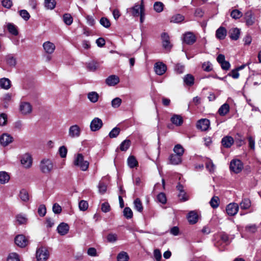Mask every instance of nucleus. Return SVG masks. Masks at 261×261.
Masks as SVG:
<instances>
[{
	"label": "nucleus",
	"mask_w": 261,
	"mask_h": 261,
	"mask_svg": "<svg viewBox=\"0 0 261 261\" xmlns=\"http://www.w3.org/2000/svg\"><path fill=\"white\" fill-rule=\"evenodd\" d=\"M73 164L74 166L83 171H87L89 166V162L84 160V157L82 153H77L74 155Z\"/></svg>",
	"instance_id": "nucleus-1"
},
{
	"label": "nucleus",
	"mask_w": 261,
	"mask_h": 261,
	"mask_svg": "<svg viewBox=\"0 0 261 261\" xmlns=\"http://www.w3.org/2000/svg\"><path fill=\"white\" fill-rule=\"evenodd\" d=\"M54 165L51 160L48 159H43L40 161L39 168L44 174L50 173L54 169Z\"/></svg>",
	"instance_id": "nucleus-2"
},
{
	"label": "nucleus",
	"mask_w": 261,
	"mask_h": 261,
	"mask_svg": "<svg viewBox=\"0 0 261 261\" xmlns=\"http://www.w3.org/2000/svg\"><path fill=\"white\" fill-rule=\"evenodd\" d=\"M142 9L143 11H145V6L143 0L141 1L140 4L136 3L133 7L127 8L126 9V12L130 13V15L134 17H138L142 12Z\"/></svg>",
	"instance_id": "nucleus-3"
},
{
	"label": "nucleus",
	"mask_w": 261,
	"mask_h": 261,
	"mask_svg": "<svg viewBox=\"0 0 261 261\" xmlns=\"http://www.w3.org/2000/svg\"><path fill=\"white\" fill-rule=\"evenodd\" d=\"M229 168L234 173H239L242 170L243 164L240 160L233 159L230 163Z\"/></svg>",
	"instance_id": "nucleus-4"
},
{
	"label": "nucleus",
	"mask_w": 261,
	"mask_h": 261,
	"mask_svg": "<svg viewBox=\"0 0 261 261\" xmlns=\"http://www.w3.org/2000/svg\"><path fill=\"white\" fill-rule=\"evenodd\" d=\"M49 257V252L44 247L39 248L36 251V258L38 261H45Z\"/></svg>",
	"instance_id": "nucleus-5"
},
{
	"label": "nucleus",
	"mask_w": 261,
	"mask_h": 261,
	"mask_svg": "<svg viewBox=\"0 0 261 261\" xmlns=\"http://www.w3.org/2000/svg\"><path fill=\"white\" fill-rule=\"evenodd\" d=\"M103 125L102 120L97 117L94 118L90 123V129L92 132H96L100 129Z\"/></svg>",
	"instance_id": "nucleus-6"
},
{
	"label": "nucleus",
	"mask_w": 261,
	"mask_h": 261,
	"mask_svg": "<svg viewBox=\"0 0 261 261\" xmlns=\"http://www.w3.org/2000/svg\"><path fill=\"white\" fill-rule=\"evenodd\" d=\"M239 208V206L237 203H230L227 205L226 211L228 215L233 216L237 214Z\"/></svg>",
	"instance_id": "nucleus-7"
},
{
	"label": "nucleus",
	"mask_w": 261,
	"mask_h": 261,
	"mask_svg": "<svg viewBox=\"0 0 261 261\" xmlns=\"http://www.w3.org/2000/svg\"><path fill=\"white\" fill-rule=\"evenodd\" d=\"M21 163L25 168H29L32 165V158L30 154L25 153L23 155L21 159Z\"/></svg>",
	"instance_id": "nucleus-8"
},
{
	"label": "nucleus",
	"mask_w": 261,
	"mask_h": 261,
	"mask_svg": "<svg viewBox=\"0 0 261 261\" xmlns=\"http://www.w3.org/2000/svg\"><path fill=\"white\" fill-rule=\"evenodd\" d=\"M15 243L19 247L23 248L28 244V239L22 234H19L15 238Z\"/></svg>",
	"instance_id": "nucleus-9"
},
{
	"label": "nucleus",
	"mask_w": 261,
	"mask_h": 261,
	"mask_svg": "<svg viewBox=\"0 0 261 261\" xmlns=\"http://www.w3.org/2000/svg\"><path fill=\"white\" fill-rule=\"evenodd\" d=\"M80 134L81 129L77 125H73L69 127L68 135L71 138H77Z\"/></svg>",
	"instance_id": "nucleus-10"
},
{
	"label": "nucleus",
	"mask_w": 261,
	"mask_h": 261,
	"mask_svg": "<svg viewBox=\"0 0 261 261\" xmlns=\"http://www.w3.org/2000/svg\"><path fill=\"white\" fill-rule=\"evenodd\" d=\"M154 68L155 73L159 75H163L167 70L166 65L162 62L156 63Z\"/></svg>",
	"instance_id": "nucleus-11"
},
{
	"label": "nucleus",
	"mask_w": 261,
	"mask_h": 261,
	"mask_svg": "<svg viewBox=\"0 0 261 261\" xmlns=\"http://www.w3.org/2000/svg\"><path fill=\"white\" fill-rule=\"evenodd\" d=\"M161 38L162 40L163 47L166 49L170 50L172 45L170 42L169 35L166 33H163L161 35Z\"/></svg>",
	"instance_id": "nucleus-12"
},
{
	"label": "nucleus",
	"mask_w": 261,
	"mask_h": 261,
	"mask_svg": "<svg viewBox=\"0 0 261 261\" xmlns=\"http://www.w3.org/2000/svg\"><path fill=\"white\" fill-rule=\"evenodd\" d=\"M210 122L207 119H202L199 120L197 123V127L202 131L208 129L210 127Z\"/></svg>",
	"instance_id": "nucleus-13"
},
{
	"label": "nucleus",
	"mask_w": 261,
	"mask_h": 261,
	"mask_svg": "<svg viewBox=\"0 0 261 261\" xmlns=\"http://www.w3.org/2000/svg\"><path fill=\"white\" fill-rule=\"evenodd\" d=\"M20 111L24 115L30 114L32 111V106L29 102H22L20 105Z\"/></svg>",
	"instance_id": "nucleus-14"
},
{
	"label": "nucleus",
	"mask_w": 261,
	"mask_h": 261,
	"mask_svg": "<svg viewBox=\"0 0 261 261\" xmlns=\"http://www.w3.org/2000/svg\"><path fill=\"white\" fill-rule=\"evenodd\" d=\"M13 140V137L8 134H4L0 137V143L4 146L8 145Z\"/></svg>",
	"instance_id": "nucleus-15"
},
{
	"label": "nucleus",
	"mask_w": 261,
	"mask_h": 261,
	"mask_svg": "<svg viewBox=\"0 0 261 261\" xmlns=\"http://www.w3.org/2000/svg\"><path fill=\"white\" fill-rule=\"evenodd\" d=\"M120 80L118 76L111 75L106 79V83L109 86H114L119 83Z\"/></svg>",
	"instance_id": "nucleus-16"
},
{
	"label": "nucleus",
	"mask_w": 261,
	"mask_h": 261,
	"mask_svg": "<svg viewBox=\"0 0 261 261\" xmlns=\"http://www.w3.org/2000/svg\"><path fill=\"white\" fill-rule=\"evenodd\" d=\"M244 17L246 20V24L248 26L252 25L254 23L255 17L252 11H247L245 13Z\"/></svg>",
	"instance_id": "nucleus-17"
},
{
	"label": "nucleus",
	"mask_w": 261,
	"mask_h": 261,
	"mask_svg": "<svg viewBox=\"0 0 261 261\" xmlns=\"http://www.w3.org/2000/svg\"><path fill=\"white\" fill-rule=\"evenodd\" d=\"M233 143V138L229 136L224 137L221 140L222 145L225 148H230Z\"/></svg>",
	"instance_id": "nucleus-18"
},
{
	"label": "nucleus",
	"mask_w": 261,
	"mask_h": 261,
	"mask_svg": "<svg viewBox=\"0 0 261 261\" xmlns=\"http://www.w3.org/2000/svg\"><path fill=\"white\" fill-rule=\"evenodd\" d=\"M43 47L45 51L48 54L53 53L56 48L55 44L50 41L45 42L43 44Z\"/></svg>",
	"instance_id": "nucleus-19"
},
{
	"label": "nucleus",
	"mask_w": 261,
	"mask_h": 261,
	"mask_svg": "<svg viewBox=\"0 0 261 261\" xmlns=\"http://www.w3.org/2000/svg\"><path fill=\"white\" fill-rule=\"evenodd\" d=\"M227 35V30L223 27H219L216 31V37L219 40H223Z\"/></svg>",
	"instance_id": "nucleus-20"
},
{
	"label": "nucleus",
	"mask_w": 261,
	"mask_h": 261,
	"mask_svg": "<svg viewBox=\"0 0 261 261\" xmlns=\"http://www.w3.org/2000/svg\"><path fill=\"white\" fill-rule=\"evenodd\" d=\"M69 227L67 223H61L57 227L58 232L61 236L67 234L69 231Z\"/></svg>",
	"instance_id": "nucleus-21"
},
{
	"label": "nucleus",
	"mask_w": 261,
	"mask_h": 261,
	"mask_svg": "<svg viewBox=\"0 0 261 261\" xmlns=\"http://www.w3.org/2000/svg\"><path fill=\"white\" fill-rule=\"evenodd\" d=\"M184 41L187 44H192L196 41V37L193 33L188 32L184 35Z\"/></svg>",
	"instance_id": "nucleus-22"
},
{
	"label": "nucleus",
	"mask_w": 261,
	"mask_h": 261,
	"mask_svg": "<svg viewBox=\"0 0 261 261\" xmlns=\"http://www.w3.org/2000/svg\"><path fill=\"white\" fill-rule=\"evenodd\" d=\"M229 37L233 40H237L240 35V30L237 28H232L229 31Z\"/></svg>",
	"instance_id": "nucleus-23"
},
{
	"label": "nucleus",
	"mask_w": 261,
	"mask_h": 261,
	"mask_svg": "<svg viewBox=\"0 0 261 261\" xmlns=\"http://www.w3.org/2000/svg\"><path fill=\"white\" fill-rule=\"evenodd\" d=\"M187 219L190 224H194L198 221V216L196 212L191 211L187 215Z\"/></svg>",
	"instance_id": "nucleus-24"
},
{
	"label": "nucleus",
	"mask_w": 261,
	"mask_h": 261,
	"mask_svg": "<svg viewBox=\"0 0 261 261\" xmlns=\"http://www.w3.org/2000/svg\"><path fill=\"white\" fill-rule=\"evenodd\" d=\"M170 120L173 124L176 126H180L183 123L182 117L179 115H173L171 118Z\"/></svg>",
	"instance_id": "nucleus-25"
},
{
	"label": "nucleus",
	"mask_w": 261,
	"mask_h": 261,
	"mask_svg": "<svg viewBox=\"0 0 261 261\" xmlns=\"http://www.w3.org/2000/svg\"><path fill=\"white\" fill-rule=\"evenodd\" d=\"M170 163L172 165H178L181 163V157L174 154H172L169 158Z\"/></svg>",
	"instance_id": "nucleus-26"
},
{
	"label": "nucleus",
	"mask_w": 261,
	"mask_h": 261,
	"mask_svg": "<svg viewBox=\"0 0 261 261\" xmlns=\"http://www.w3.org/2000/svg\"><path fill=\"white\" fill-rule=\"evenodd\" d=\"M229 105L227 103H225L220 107L218 112L220 116H224L229 112Z\"/></svg>",
	"instance_id": "nucleus-27"
},
{
	"label": "nucleus",
	"mask_w": 261,
	"mask_h": 261,
	"mask_svg": "<svg viewBox=\"0 0 261 261\" xmlns=\"http://www.w3.org/2000/svg\"><path fill=\"white\" fill-rule=\"evenodd\" d=\"M7 28L9 32L13 35L17 36L18 32L17 27L13 23L8 22L6 24Z\"/></svg>",
	"instance_id": "nucleus-28"
},
{
	"label": "nucleus",
	"mask_w": 261,
	"mask_h": 261,
	"mask_svg": "<svg viewBox=\"0 0 261 261\" xmlns=\"http://www.w3.org/2000/svg\"><path fill=\"white\" fill-rule=\"evenodd\" d=\"M0 87L4 89L8 90L11 87V81L7 78L0 79Z\"/></svg>",
	"instance_id": "nucleus-29"
},
{
	"label": "nucleus",
	"mask_w": 261,
	"mask_h": 261,
	"mask_svg": "<svg viewBox=\"0 0 261 261\" xmlns=\"http://www.w3.org/2000/svg\"><path fill=\"white\" fill-rule=\"evenodd\" d=\"M194 77L191 74H186L183 78L185 84L189 86L194 85Z\"/></svg>",
	"instance_id": "nucleus-30"
},
{
	"label": "nucleus",
	"mask_w": 261,
	"mask_h": 261,
	"mask_svg": "<svg viewBox=\"0 0 261 261\" xmlns=\"http://www.w3.org/2000/svg\"><path fill=\"white\" fill-rule=\"evenodd\" d=\"M9 174L6 171H0V184H5L10 180Z\"/></svg>",
	"instance_id": "nucleus-31"
},
{
	"label": "nucleus",
	"mask_w": 261,
	"mask_h": 261,
	"mask_svg": "<svg viewBox=\"0 0 261 261\" xmlns=\"http://www.w3.org/2000/svg\"><path fill=\"white\" fill-rule=\"evenodd\" d=\"M87 96H88V98L89 99V100L91 102H93V103L96 102L98 101V98H99L98 94L97 92H94V91L89 92Z\"/></svg>",
	"instance_id": "nucleus-32"
},
{
	"label": "nucleus",
	"mask_w": 261,
	"mask_h": 261,
	"mask_svg": "<svg viewBox=\"0 0 261 261\" xmlns=\"http://www.w3.org/2000/svg\"><path fill=\"white\" fill-rule=\"evenodd\" d=\"M127 165L130 168H133L138 166V163L135 156H130L127 159Z\"/></svg>",
	"instance_id": "nucleus-33"
},
{
	"label": "nucleus",
	"mask_w": 261,
	"mask_h": 261,
	"mask_svg": "<svg viewBox=\"0 0 261 261\" xmlns=\"http://www.w3.org/2000/svg\"><path fill=\"white\" fill-rule=\"evenodd\" d=\"M184 16L181 14H177L173 15L170 18V22L173 23H179L184 20Z\"/></svg>",
	"instance_id": "nucleus-34"
},
{
	"label": "nucleus",
	"mask_w": 261,
	"mask_h": 261,
	"mask_svg": "<svg viewBox=\"0 0 261 261\" xmlns=\"http://www.w3.org/2000/svg\"><path fill=\"white\" fill-rule=\"evenodd\" d=\"M19 196L21 200L24 202H27L29 200V193L24 189H22L20 191Z\"/></svg>",
	"instance_id": "nucleus-35"
},
{
	"label": "nucleus",
	"mask_w": 261,
	"mask_h": 261,
	"mask_svg": "<svg viewBox=\"0 0 261 261\" xmlns=\"http://www.w3.org/2000/svg\"><path fill=\"white\" fill-rule=\"evenodd\" d=\"M240 206L241 209L247 210L250 207L251 201L249 199L245 198L240 203Z\"/></svg>",
	"instance_id": "nucleus-36"
},
{
	"label": "nucleus",
	"mask_w": 261,
	"mask_h": 261,
	"mask_svg": "<svg viewBox=\"0 0 261 261\" xmlns=\"http://www.w3.org/2000/svg\"><path fill=\"white\" fill-rule=\"evenodd\" d=\"M184 149L182 146L180 144H177L175 145L173 148V151L175 153V154H177L180 156H182L184 153Z\"/></svg>",
	"instance_id": "nucleus-37"
},
{
	"label": "nucleus",
	"mask_w": 261,
	"mask_h": 261,
	"mask_svg": "<svg viewBox=\"0 0 261 261\" xmlns=\"http://www.w3.org/2000/svg\"><path fill=\"white\" fill-rule=\"evenodd\" d=\"M63 20L67 25H70L73 22V18L69 13L64 14L63 16Z\"/></svg>",
	"instance_id": "nucleus-38"
},
{
	"label": "nucleus",
	"mask_w": 261,
	"mask_h": 261,
	"mask_svg": "<svg viewBox=\"0 0 261 261\" xmlns=\"http://www.w3.org/2000/svg\"><path fill=\"white\" fill-rule=\"evenodd\" d=\"M17 222L19 224L22 225L26 224L28 219L25 215L18 214L16 216Z\"/></svg>",
	"instance_id": "nucleus-39"
},
{
	"label": "nucleus",
	"mask_w": 261,
	"mask_h": 261,
	"mask_svg": "<svg viewBox=\"0 0 261 261\" xmlns=\"http://www.w3.org/2000/svg\"><path fill=\"white\" fill-rule=\"evenodd\" d=\"M130 145V141L126 139L124 140L120 145V149L122 151H126Z\"/></svg>",
	"instance_id": "nucleus-40"
},
{
	"label": "nucleus",
	"mask_w": 261,
	"mask_h": 261,
	"mask_svg": "<svg viewBox=\"0 0 261 261\" xmlns=\"http://www.w3.org/2000/svg\"><path fill=\"white\" fill-rule=\"evenodd\" d=\"M135 208L139 212H142L143 210L142 202L139 198H136L134 202Z\"/></svg>",
	"instance_id": "nucleus-41"
},
{
	"label": "nucleus",
	"mask_w": 261,
	"mask_h": 261,
	"mask_svg": "<svg viewBox=\"0 0 261 261\" xmlns=\"http://www.w3.org/2000/svg\"><path fill=\"white\" fill-rule=\"evenodd\" d=\"M120 132V128L118 127L113 128L109 134V137L110 138H116Z\"/></svg>",
	"instance_id": "nucleus-42"
},
{
	"label": "nucleus",
	"mask_w": 261,
	"mask_h": 261,
	"mask_svg": "<svg viewBox=\"0 0 261 261\" xmlns=\"http://www.w3.org/2000/svg\"><path fill=\"white\" fill-rule=\"evenodd\" d=\"M153 8L155 11L160 13L163 11L164 4L160 2H156L153 5Z\"/></svg>",
	"instance_id": "nucleus-43"
},
{
	"label": "nucleus",
	"mask_w": 261,
	"mask_h": 261,
	"mask_svg": "<svg viewBox=\"0 0 261 261\" xmlns=\"http://www.w3.org/2000/svg\"><path fill=\"white\" fill-rule=\"evenodd\" d=\"M128 258L129 256L127 253L124 251L119 253L117 255L118 261H127Z\"/></svg>",
	"instance_id": "nucleus-44"
},
{
	"label": "nucleus",
	"mask_w": 261,
	"mask_h": 261,
	"mask_svg": "<svg viewBox=\"0 0 261 261\" xmlns=\"http://www.w3.org/2000/svg\"><path fill=\"white\" fill-rule=\"evenodd\" d=\"M7 261H20L19 256L15 252H12L9 254Z\"/></svg>",
	"instance_id": "nucleus-45"
},
{
	"label": "nucleus",
	"mask_w": 261,
	"mask_h": 261,
	"mask_svg": "<svg viewBox=\"0 0 261 261\" xmlns=\"http://www.w3.org/2000/svg\"><path fill=\"white\" fill-rule=\"evenodd\" d=\"M242 13L238 9L233 10L230 14L231 17L235 19H239L242 16Z\"/></svg>",
	"instance_id": "nucleus-46"
},
{
	"label": "nucleus",
	"mask_w": 261,
	"mask_h": 261,
	"mask_svg": "<svg viewBox=\"0 0 261 261\" xmlns=\"http://www.w3.org/2000/svg\"><path fill=\"white\" fill-rule=\"evenodd\" d=\"M123 215L126 219H130L132 218L133 213L132 210L128 207H126L123 210Z\"/></svg>",
	"instance_id": "nucleus-47"
},
{
	"label": "nucleus",
	"mask_w": 261,
	"mask_h": 261,
	"mask_svg": "<svg viewBox=\"0 0 261 261\" xmlns=\"http://www.w3.org/2000/svg\"><path fill=\"white\" fill-rule=\"evenodd\" d=\"M210 204L213 208H217L219 204V198L217 196L212 197L210 201Z\"/></svg>",
	"instance_id": "nucleus-48"
},
{
	"label": "nucleus",
	"mask_w": 261,
	"mask_h": 261,
	"mask_svg": "<svg viewBox=\"0 0 261 261\" xmlns=\"http://www.w3.org/2000/svg\"><path fill=\"white\" fill-rule=\"evenodd\" d=\"M99 22L101 25L106 28H109L111 26L110 20L106 17H101L99 20Z\"/></svg>",
	"instance_id": "nucleus-49"
},
{
	"label": "nucleus",
	"mask_w": 261,
	"mask_h": 261,
	"mask_svg": "<svg viewBox=\"0 0 261 261\" xmlns=\"http://www.w3.org/2000/svg\"><path fill=\"white\" fill-rule=\"evenodd\" d=\"M56 2L55 0H45V6L49 9L52 10L55 8Z\"/></svg>",
	"instance_id": "nucleus-50"
},
{
	"label": "nucleus",
	"mask_w": 261,
	"mask_h": 261,
	"mask_svg": "<svg viewBox=\"0 0 261 261\" xmlns=\"http://www.w3.org/2000/svg\"><path fill=\"white\" fill-rule=\"evenodd\" d=\"M122 103V100L119 97L114 98L111 101L112 107L114 108H118Z\"/></svg>",
	"instance_id": "nucleus-51"
},
{
	"label": "nucleus",
	"mask_w": 261,
	"mask_h": 261,
	"mask_svg": "<svg viewBox=\"0 0 261 261\" xmlns=\"http://www.w3.org/2000/svg\"><path fill=\"white\" fill-rule=\"evenodd\" d=\"M98 188L99 192L101 194H103L104 193H105L107 190V185L101 181L99 182Z\"/></svg>",
	"instance_id": "nucleus-52"
},
{
	"label": "nucleus",
	"mask_w": 261,
	"mask_h": 261,
	"mask_svg": "<svg viewBox=\"0 0 261 261\" xmlns=\"http://www.w3.org/2000/svg\"><path fill=\"white\" fill-rule=\"evenodd\" d=\"M6 61L7 63L10 66L14 67L16 65V59L11 55H9L7 57Z\"/></svg>",
	"instance_id": "nucleus-53"
},
{
	"label": "nucleus",
	"mask_w": 261,
	"mask_h": 261,
	"mask_svg": "<svg viewBox=\"0 0 261 261\" xmlns=\"http://www.w3.org/2000/svg\"><path fill=\"white\" fill-rule=\"evenodd\" d=\"M202 68L204 71L206 72H210L213 69L212 64L208 61L203 63Z\"/></svg>",
	"instance_id": "nucleus-54"
},
{
	"label": "nucleus",
	"mask_w": 261,
	"mask_h": 261,
	"mask_svg": "<svg viewBox=\"0 0 261 261\" xmlns=\"http://www.w3.org/2000/svg\"><path fill=\"white\" fill-rule=\"evenodd\" d=\"M19 15L25 20H28L30 18V15L28 12L25 10H21L19 12Z\"/></svg>",
	"instance_id": "nucleus-55"
},
{
	"label": "nucleus",
	"mask_w": 261,
	"mask_h": 261,
	"mask_svg": "<svg viewBox=\"0 0 261 261\" xmlns=\"http://www.w3.org/2000/svg\"><path fill=\"white\" fill-rule=\"evenodd\" d=\"M59 153L61 158H65L67 153V148L65 146H61L59 149Z\"/></svg>",
	"instance_id": "nucleus-56"
},
{
	"label": "nucleus",
	"mask_w": 261,
	"mask_h": 261,
	"mask_svg": "<svg viewBox=\"0 0 261 261\" xmlns=\"http://www.w3.org/2000/svg\"><path fill=\"white\" fill-rule=\"evenodd\" d=\"M98 67V64L95 61H91L88 64V68L91 71L95 70Z\"/></svg>",
	"instance_id": "nucleus-57"
},
{
	"label": "nucleus",
	"mask_w": 261,
	"mask_h": 261,
	"mask_svg": "<svg viewBox=\"0 0 261 261\" xmlns=\"http://www.w3.org/2000/svg\"><path fill=\"white\" fill-rule=\"evenodd\" d=\"M79 207L81 211H85L88 207V203L85 200H81L79 204Z\"/></svg>",
	"instance_id": "nucleus-58"
},
{
	"label": "nucleus",
	"mask_w": 261,
	"mask_h": 261,
	"mask_svg": "<svg viewBox=\"0 0 261 261\" xmlns=\"http://www.w3.org/2000/svg\"><path fill=\"white\" fill-rule=\"evenodd\" d=\"M107 241L110 243H114L117 240V236L115 233H109L107 237Z\"/></svg>",
	"instance_id": "nucleus-59"
},
{
	"label": "nucleus",
	"mask_w": 261,
	"mask_h": 261,
	"mask_svg": "<svg viewBox=\"0 0 261 261\" xmlns=\"http://www.w3.org/2000/svg\"><path fill=\"white\" fill-rule=\"evenodd\" d=\"M174 70L178 74H181L185 70V66L180 64H177L175 66Z\"/></svg>",
	"instance_id": "nucleus-60"
},
{
	"label": "nucleus",
	"mask_w": 261,
	"mask_h": 261,
	"mask_svg": "<svg viewBox=\"0 0 261 261\" xmlns=\"http://www.w3.org/2000/svg\"><path fill=\"white\" fill-rule=\"evenodd\" d=\"M157 199L159 202L163 204H165L167 201L166 195L164 193H159L157 196Z\"/></svg>",
	"instance_id": "nucleus-61"
},
{
	"label": "nucleus",
	"mask_w": 261,
	"mask_h": 261,
	"mask_svg": "<svg viewBox=\"0 0 261 261\" xmlns=\"http://www.w3.org/2000/svg\"><path fill=\"white\" fill-rule=\"evenodd\" d=\"M206 169L210 172H213L215 170V165L212 160H210L206 162L205 165Z\"/></svg>",
	"instance_id": "nucleus-62"
},
{
	"label": "nucleus",
	"mask_w": 261,
	"mask_h": 261,
	"mask_svg": "<svg viewBox=\"0 0 261 261\" xmlns=\"http://www.w3.org/2000/svg\"><path fill=\"white\" fill-rule=\"evenodd\" d=\"M46 212V207L44 205H40L38 210V213L40 216L43 217Z\"/></svg>",
	"instance_id": "nucleus-63"
},
{
	"label": "nucleus",
	"mask_w": 261,
	"mask_h": 261,
	"mask_svg": "<svg viewBox=\"0 0 261 261\" xmlns=\"http://www.w3.org/2000/svg\"><path fill=\"white\" fill-rule=\"evenodd\" d=\"M53 211L55 214H59L62 211L61 206L59 204L56 203L53 205Z\"/></svg>",
	"instance_id": "nucleus-64"
}]
</instances>
